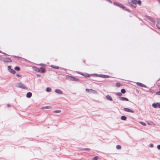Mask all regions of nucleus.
<instances>
[{"label":"nucleus","mask_w":160,"mask_h":160,"mask_svg":"<svg viewBox=\"0 0 160 160\" xmlns=\"http://www.w3.org/2000/svg\"><path fill=\"white\" fill-rule=\"evenodd\" d=\"M15 86L16 87L22 89H27L26 86L22 83L21 82H18L16 83Z\"/></svg>","instance_id":"f257e3e1"},{"label":"nucleus","mask_w":160,"mask_h":160,"mask_svg":"<svg viewBox=\"0 0 160 160\" xmlns=\"http://www.w3.org/2000/svg\"><path fill=\"white\" fill-rule=\"evenodd\" d=\"M152 106L155 108H156L158 107L159 108H160V103L157 102L156 103H153L152 104Z\"/></svg>","instance_id":"f03ea898"},{"label":"nucleus","mask_w":160,"mask_h":160,"mask_svg":"<svg viewBox=\"0 0 160 160\" xmlns=\"http://www.w3.org/2000/svg\"><path fill=\"white\" fill-rule=\"evenodd\" d=\"M2 60L5 62H11V59L9 58H2Z\"/></svg>","instance_id":"7ed1b4c3"},{"label":"nucleus","mask_w":160,"mask_h":160,"mask_svg":"<svg viewBox=\"0 0 160 160\" xmlns=\"http://www.w3.org/2000/svg\"><path fill=\"white\" fill-rule=\"evenodd\" d=\"M113 4L114 5L117 6H118L121 8H125V7L122 4H118L115 2H113Z\"/></svg>","instance_id":"20e7f679"},{"label":"nucleus","mask_w":160,"mask_h":160,"mask_svg":"<svg viewBox=\"0 0 160 160\" xmlns=\"http://www.w3.org/2000/svg\"><path fill=\"white\" fill-rule=\"evenodd\" d=\"M146 17L147 19H148V20H149L152 22L154 23H155V21L151 17L149 16H146Z\"/></svg>","instance_id":"39448f33"},{"label":"nucleus","mask_w":160,"mask_h":160,"mask_svg":"<svg viewBox=\"0 0 160 160\" xmlns=\"http://www.w3.org/2000/svg\"><path fill=\"white\" fill-rule=\"evenodd\" d=\"M55 92L59 94H63L62 92L60 89H56L55 90Z\"/></svg>","instance_id":"423d86ee"},{"label":"nucleus","mask_w":160,"mask_h":160,"mask_svg":"<svg viewBox=\"0 0 160 160\" xmlns=\"http://www.w3.org/2000/svg\"><path fill=\"white\" fill-rule=\"evenodd\" d=\"M124 110L126 112H132V113L134 112V111H133L128 108H124Z\"/></svg>","instance_id":"0eeeda50"},{"label":"nucleus","mask_w":160,"mask_h":160,"mask_svg":"<svg viewBox=\"0 0 160 160\" xmlns=\"http://www.w3.org/2000/svg\"><path fill=\"white\" fill-rule=\"evenodd\" d=\"M119 99L122 101H128L129 100L127 98L120 97H119Z\"/></svg>","instance_id":"6e6552de"},{"label":"nucleus","mask_w":160,"mask_h":160,"mask_svg":"<svg viewBox=\"0 0 160 160\" xmlns=\"http://www.w3.org/2000/svg\"><path fill=\"white\" fill-rule=\"evenodd\" d=\"M137 84L138 86H140L142 87L147 88L146 86L140 82H138L137 83Z\"/></svg>","instance_id":"1a4fd4ad"},{"label":"nucleus","mask_w":160,"mask_h":160,"mask_svg":"<svg viewBox=\"0 0 160 160\" xmlns=\"http://www.w3.org/2000/svg\"><path fill=\"white\" fill-rule=\"evenodd\" d=\"M106 98L110 101L112 100V98L109 95H107L106 96Z\"/></svg>","instance_id":"9d476101"},{"label":"nucleus","mask_w":160,"mask_h":160,"mask_svg":"<svg viewBox=\"0 0 160 160\" xmlns=\"http://www.w3.org/2000/svg\"><path fill=\"white\" fill-rule=\"evenodd\" d=\"M33 70L36 72H40V69L37 68L36 67H33Z\"/></svg>","instance_id":"9b49d317"},{"label":"nucleus","mask_w":160,"mask_h":160,"mask_svg":"<svg viewBox=\"0 0 160 160\" xmlns=\"http://www.w3.org/2000/svg\"><path fill=\"white\" fill-rule=\"evenodd\" d=\"M72 81H79V80L77 78H74V77L72 76V78L71 80Z\"/></svg>","instance_id":"f8f14e48"},{"label":"nucleus","mask_w":160,"mask_h":160,"mask_svg":"<svg viewBox=\"0 0 160 160\" xmlns=\"http://www.w3.org/2000/svg\"><path fill=\"white\" fill-rule=\"evenodd\" d=\"M32 95V93L31 92H28L27 93L26 95V97L27 98H30Z\"/></svg>","instance_id":"ddd939ff"},{"label":"nucleus","mask_w":160,"mask_h":160,"mask_svg":"<svg viewBox=\"0 0 160 160\" xmlns=\"http://www.w3.org/2000/svg\"><path fill=\"white\" fill-rule=\"evenodd\" d=\"M72 76H70L69 75H67L66 77V79L69 80H71L72 78Z\"/></svg>","instance_id":"4468645a"},{"label":"nucleus","mask_w":160,"mask_h":160,"mask_svg":"<svg viewBox=\"0 0 160 160\" xmlns=\"http://www.w3.org/2000/svg\"><path fill=\"white\" fill-rule=\"evenodd\" d=\"M40 69L42 70L40 72L42 73H44L45 72V69L43 67H41Z\"/></svg>","instance_id":"2eb2a0df"},{"label":"nucleus","mask_w":160,"mask_h":160,"mask_svg":"<svg viewBox=\"0 0 160 160\" xmlns=\"http://www.w3.org/2000/svg\"><path fill=\"white\" fill-rule=\"evenodd\" d=\"M51 108V107L50 106H44L42 107L41 108V109H49Z\"/></svg>","instance_id":"dca6fc26"},{"label":"nucleus","mask_w":160,"mask_h":160,"mask_svg":"<svg viewBox=\"0 0 160 160\" xmlns=\"http://www.w3.org/2000/svg\"><path fill=\"white\" fill-rule=\"evenodd\" d=\"M9 72L12 74H15L16 73L15 71L13 69H11Z\"/></svg>","instance_id":"f3484780"},{"label":"nucleus","mask_w":160,"mask_h":160,"mask_svg":"<svg viewBox=\"0 0 160 160\" xmlns=\"http://www.w3.org/2000/svg\"><path fill=\"white\" fill-rule=\"evenodd\" d=\"M90 92L93 94H97V92L95 90H93V89H91Z\"/></svg>","instance_id":"a211bd4d"},{"label":"nucleus","mask_w":160,"mask_h":160,"mask_svg":"<svg viewBox=\"0 0 160 160\" xmlns=\"http://www.w3.org/2000/svg\"><path fill=\"white\" fill-rule=\"evenodd\" d=\"M51 67L52 68H53L56 69H58L59 68V67L57 66H55L54 65H51Z\"/></svg>","instance_id":"6ab92c4d"},{"label":"nucleus","mask_w":160,"mask_h":160,"mask_svg":"<svg viewBox=\"0 0 160 160\" xmlns=\"http://www.w3.org/2000/svg\"><path fill=\"white\" fill-rule=\"evenodd\" d=\"M131 2L132 3H133L136 5L137 4V0H132Z\"/></svg>","instance_id":"aec40b11"},{"label":"nucleus","mask_w":160,"mask_h":160,"mask_svg":"<svg viewBox=\"0 0 160 160\" xmlns=\"http://www.w3.org/2000/svg\"><path fill=\"white\" fill-rule=\"evenodd\" d=\"M110 77V76L108 75H104V74H103L102 77V78H109Z\"/></svg>","instance_id":"412c9836"},{"label":"nucleus","mask_w":160,"mask_h":160,"mask_svg":"<svg viewBox=\"0 0 160 160\" xmlns=\"http://www.w3.org/2000/svg\"><path fill=\"white\" fill-rule=\"evenodd\" d=\"M51 89L50 88L48 87L46 89V91L48 92H49L51 91Z\"/></svg>","instance_id":"4be33fe9"},{"label":"nucleus","mask_w":160,"mask_h":160,"mask_svg":"<svg viewBox=\"0 0 160 160\" xmlns=\"http://www.w3.org/2000/svg\"><path fill=\"white\" fill-rule=\"evenodd\" d=\"M121 119L123 120H125L127 119V118L125 116H122L121 117Z\"/></svg>","instance_id":"5701e85b"},{"label":"nucleus","mask_w":160,"mask_h":160,"mask_svg":"<svg viewBox=\"0 0 160 160\" xmlns=\"http://www.w3.org/2000/svg\"><path fill=\"white\" fill-rule=\"evenodd\" d=\"M130 4L134 8H136V5L134 3H132V2H131L130 3Z\"/></svg>","instance_id":"b1692460"},{"label":"nucleus","mask_w":160,"mask_h":160,"mask_svg":"<svg viewBox=\"0 0 160 160\" xmlns=\"http://www.w3.org/2000/svg\"><path fill=\"white\" fill-rule=\"evenodd\" d=\"M14 69L16 70H17V71H19L20 70V68L16 66L15 67Z\"/></svg>","instance_id":"393cba45"},{"label":"nucleus","mask_w":160,"mask_h":160,"mask_svg":"<svg viewBox=\"0 0 160 160\" xmlns=\"http://www.w3.org/2000/svg\"><path fill=\"white\" fill-rule=\"evenodd\" d=\"M61 112V110H55L53 111V113H60Z\"/></svg>","instance_id":"a878e982"},{"label":"nucleus","mask_w":160,"mask_h":160,"mask_svg":"<svg viewBox=\"0 0 160 160\" xmlns=\"http://www.w3.org/2000/svg\"><path fill=\"white\" fill-rule=\"evenodd\" d=\"M126 90L124 89H122L121 90V92L122 93L124 94L126 92Z\"/></svg>","instance_id":"bb28decb"},{"label":"nucleus","mask_w":160,"mask_h":160,"mask_svg":"<svg viewBox=\"0 0 160 160\" xmlns=\"http://www.w3.org/2000/svg\"><path fill=\"white\" fill-rule=\"evenodd\" d=\"M116 95L120 97V96H121L122 94V93H121V92H118L116 93Z\"/></svg>","instance_id":"cd10ccee"},{"label":"nucleus","mask_w":160,"mask_h":160,"mask_svg":"<svg viewBox=\"0 0 160 160\" xmlns=\"http://www.w3.org/2000/svg\"><path fill=\"white\" fill-rule=\"evenodd\" d=\"M83 76L85 77H88L90 75L88 73H84Z\"/></svg>","instance_id":"c85d7f7f"},{"label":"nucleus","mask_w":160,"mask_h":160,"mask_svg":"<svg viewBox=\"0 0 160 160\" xmlns=\"http://www.w3.org/2000/svg\"><path fill=\"white\" fill-rule=\"evenodd\" d=\"M157 24L160 25V19L158 18L157 19Z\"/></svg>","instance_id":"c756f323"},{"label":"nucleus","mask_w":160,"mask_h":160,"mask_svg":"<svg viewBox=\"0 0 160 160\" xmlns=\"http://www.w3.org/2000/svg\"><path fill=\"white\" fill-rule=\"evenodd\" d=\"M121 146L120 145H117L116 146V148L118 149H121Z\"/></svg>","instance_id":"7c9ffc66"},{"label":"nucleus","mask_w":160,"mask_h":160,"mask_svg":"<svg viewBox=\"0 0 160 160\" xmlns=\"http://www.w3.org/2000/svg\"><path fill=\"white\" fill-rule=\"evenodd\" d=\"M98 159V156H95L92 159V160H97Z\"/></svg>","instance_id":"2f4dec72"},{"label":"nucleus","mask_w":160,"mask_h":160,"mask_svg":"<svg viewBox=\"0 0 160 160\" xmlns=\"http://www.w3.org/2000/svg\"><path fill=\"white\" fill-rule=\"evenodd\" d=\"M121 86V84L119 82H117L116 83V86L118 87H119Z\"/></svg>","instance_id":"473e14b6"},{"label":"nucleus","mask_w":160,"mask_h":160,"mask_svg":"<svg viewBox=\"0 0 160 160\" xmlns=\"http://www.w3.org/2000/svg\"><path fill=\"white\" fill-rule=\"evenodd\" d=\"M96 76H97L99 77L102 78L103 74H99V75H98L97 74H96Z\"/></svg>","instance_id":"72a5a7b5"},{"label":"nucleus","mask_w":160,"mask_h":160,"mask_svg":"<svg viewBox=\"0 0 160 160\" xmlns=\"http://www.w3.org/2000/svg\"><path fill=\"white\" fill-rule=\"evenodd\" d=\"M140 123L142 125H143L144 126H145L146 125V124L145 123H144L143 122H140Z\"/></svg>","instance_id":"f704fd0d"},{"label":"nucleus","mask_w":160,"mask_h":160,"mask_svg":"<svg viewBox=\"0 0 160 160\" xmlns=\"http://www.w3.org/2000/svg\"><path fill=\"white\" fill-rule=\"evenodd\" d=\"M149 92H150L151 93H154V90L152 89H150L149 90Z\"/></svg>","instance_id":"c9c22d12"},{"label":"nucleus","mask_w":160,"mask_h":160,"mask_svg":"<svg viewBox=\"0 0 160 160\" xmlns=\"http://www.w3.org/2000/svg\"><path fill=\"white\" fill-rule=\"evenodd\" d=\"M137 3L139 5H140L141 4V1L140 0L137 1Z\"/></svg>","instance_id":"e433bc0d"},{"label":"nucleus","mask_w":160,"mask_h":160,"mask_svg":"<svg viewBox=\"0 0 160 160\" xmlns=\"http://www.w3.org/2000/svg\"><path fill=\"white\" fill-rule=\"evenodd\" d=\"M91 89L86 88L85 90L87 92H90Z\"/></svg>","instance_id":"4c0bfd02"},{"label":"nucleus","mask_w":160,"mask_h":160,"mask_svg":"<svg viewBox=\"0 0 160 160\" xmlns=\"http://www.w3.org/2000/svg\"><path fill=\"white\" fill-rule=\"evenodd\" d=\"M8 69L9 71H10L11 69V66H8Z\"/></svg>","instance_id":"58836bf2"},{"label":"nucleus","mask_w":160,"mask_h":160,"mask_svg":"<svg viewBox=\"0 0 160 160\" xmlns=\"http://www.w3.org/2000/svg\"><path fill=\"white\" fill-rule=\"evenodd\" d=\"M123 9L125 10H126V11H127L128 12H130L128 8H126L125 7V8H123Z\"/></svg>","instance_id":"ea45409f"},{"label":"nucleus","mask_w":160,"mask_h":160,"mask_svg":"<svg viewBox=\"0 0 160 160\" xmlns=\"http://www.w3.org/2000/svg\"><path fill=\"white\" fill-rule=\"evenodd\" d=\"M82 149L85 150H87V151H89L90 150V149L88 148H85Z\"/></svg>","instance_id":"a19ab883"},{"label":"nucleus","mask_w":160,"mask_h":160,"mask_svg":"<svg viewBox=\"0 0 160 160\" xmlns=\"http://www.w3.org/2000/svg\"><path fill=\"white\" fill-rule=\"evenodd\" d=\"M156 94L158 95H160V91H159L158 92H156Z\"/></svg>","instance_id":"79ce46f5"},{"label":"nucleus","mask_w":160,"mask_h":160,"mask_svg":"<svg viewBox=\"0 0 160 160\" xmlns=\"http://www.w3.org/2000/svg\"><path fill=\"white\" fill-rule=\"evenodd\" d=\"M159 24H157L156 26H157V28H158V29H160V26H159Z\"/></svg>","instance_id":"37998d69"},{"label":"nucleus","mask_w":160,"mask_h":160,"mask_svg":"<svg viewBox=\"0 0 160 160\" xmlns=\"http://www.w3.org/2000/svg\"><path fill=\"white\" fill-rule=\"evenodd\" d=\"M157 148L158 149L160 150V145H158Z\"/></svg>","instance_id":"c03bdc74"},{"label":"nucleus","mask_w":160,"mask_h":160,"mask_svg":"<svg viewBox=\"0 0 160 160\" xmlns=\"http://www.w3.org/2000/svg\"><path fill=\"white\" fill-rule=\"evenodd\" d=\"M150 147L151 148H152L153 147V144H150Z\"/></svg>","instance_id":"a18cd8bd"},{"label":"nucleus","mask_w":160,"mask_h":160,"mask_svg":"<svg viewBox=\"0 0 160 160\" xmlns=\"http://www.w3.org/2000/svg\"><path fill=\"white\" fill-rule=\"evenodd\" d=\"M36 75H37V76L38 77H40L41 76V75L40 74H37Z\"/></svg>","instance_id":"49530a36"},{"label":"nucleus","mask_w":160,"mask_h":160,"mask_svg":"<svg viewBox=\"0 0 160 160\" xmlns=\"http://www.w3.org/2000/svg\"><path fill=\"white\" fill-rule=\"evenodd\" d=\"M12 57H14V58H19L20 57H18V56H12Z\"/></svg>","instance_id":"de8ad7c7"},{"label":"nucleus","mask_w":160,"mask_h":160,"mask_svg":"<svg viewBox=\"0 0 160 160\" xmlns=\"http://www.w3.org/2000/svg\"><path fill=\"white\" fill-rule=\"evenodd\" d=\"M78 73H79V74H81V75H83V76L84 74V73H82V72H78Z\"/></svg>","instance_id":"09e8293b"},{"label":"nucleus","mask_w":160,"mask_h":160,"mask_svg":"<svg viewBox=\"0 0 160 160\" xmlns=\"http://www.w3.org/2000/svg\"><path fill=\"white\" fill-rule=\"evenodd\" d=\"M2 53L3 54H4V55H7V56H8H8H9V55H8V54H6V53H4V52H2Z\"/></svg>","instance_id":"8fccbe9b"},{"label":"nucleus","mask_w":160,"mask_h":160,"mask_svg":"<svg viewBox=\"0 0 160 160\" xmlns=\"http://www.w3.org/2000/svg\"><path fill=\"white\" fill-rule=\"evenodd\" d=\"M158 88L159 89V91H160V85H158Z\"/></svg>","instance_id":"3c124183"},{"label":"nucleus","mask_w":160,"mask_h":160,"mask_svg":"<svg viewBox=\"0 0 160 160\" xmlns=\"http://www.w3.org/2000/svg\"><path fill=\"white\" fill-rule=\"evenodd\" d=\"M17 77H21V76L20 75L18 74H17Z\"/></svg>","instance_id":"603ef678"},{"label":"nucleus","mask_w":160,"mask_h":160,"mask_svg":"<svg viewBox=\"0 0 160 160\" xmlns=\"http://www.w3.org/2000/svg\"><path fill=\"white\" fill-rule=\"evenodd\" d=\"M7 106L8 107H9L10 106V104H8Z\"/></svg>","instance_id":"864d4df0"},{"label":"nucleus","mask_w":160,"mask_h":160,"mask_svg":"<svg viewBox=\"0 0 160 160\" xmlns=\"http://www.w3.org/2000/svg\"><path fill=\"white\" fill-rule=\"evenodd\" d=\"M40 65H41V66H42V65H43V64H40Z\"/></svg>","instance_id":"5fc2aeb1"},{"label":"nucleus","mask_w":160,"mask_h":160,"mask_svg":"<svg viewBox=\"0 0 160 160\" xmlns=\"http://www.w3.org/2000/svg\"><path fill=\"white\" fill-rule=\"evenodd\" d=\"M158 1L160 3V0H158Z\"/></svg>","instance_id":"6e6d98bb"},{"label":"nucleus","mask_w":160,"mask_h":160,"mask_svg":"<svg viewBox=\"0 0 160 160\" xmlns=\"http://www.w3.org/2000/svg\"><path fill=\"white\" fill-rule=\"evenodd\" d=\"M0 53H2V52L1 50H0Z\"/></svg>","instance_id":"4d7b16f0"}]
</instances>
